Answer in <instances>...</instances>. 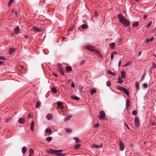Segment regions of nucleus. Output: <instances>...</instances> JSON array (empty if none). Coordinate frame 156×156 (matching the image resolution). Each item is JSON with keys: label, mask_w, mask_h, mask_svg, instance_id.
I'll list each match as a JSON object with an SVG mask.
<instances>
[{"label": "nucleus", "mask_w": 156, "mask_h": 156, "mask_svg": "<svg viewBox=\"0 0 156 156\" xmlns=\"http://www.w3.org/2000/svg\"><path fill=\"white\" fill-rule=\"evenodd\" d=\"M62 151V150H53L52 149H50L48 151V153H51L52 154L55 153H58V152H61Z\"/></svg>", "instance_id": "nucleus-1"}, {"label": "nucleus", "mask_w": 156, "mask_h": 156, "mask_svg": "<svg viewBox=\"0 0 156 156\" xmlns=\"http://www.w3.org/2000/svg\"><path fill=\"white\" fill-rule=\"evenodd\" d=\"M134 121L136 127H138L140 125L139 119L137 117H136L134 119Z\"/></svg>", "instance_id": "nucleus-2"}, {"label": "nucleus", "mask_w": 156, "mask_h": 156, "mask_svg": "<svg viewBox=\"0 0 156 156\" xmlns=\"http://www.w3.org/2000/svg\"><path fill=\"white\" fill-rule=\"evenodd\" d=\"M58 69L61 74L62 75H64V69H63L61 65H59L58 66Z\"/></svg>", "instance_id": "nucleus-3"}, {"label": "nucleus", "mask_w": 156, "mask_h": 156, "mask_svg": "<svg viewBox=\"0 0 156 156\" xmlns=\"http://www.w3.org/2000/svg\"><path fill=\"white\" fill-rule=\"evenodd\" d=\"M86 48L90 51H95L94 47L90 45H87L85 46Z\"/></svg>", "instance_id": "nucleus-4"}, {"label": "nucleus", "mask_w": 156, "mask_h": 156, "mask_svg": "<svg viewBox=\"0 0 156 156\" xmlns=\"http://www.w3.org/2000/svg\"><path fill=\"white\" fill-rule=\"evenodd\" d=\"M102 145H103V144H101L100 145H98L96 144H92V145L91 147L93 148H101L102 147Z\"/></svg>", "instance_id": "nucleus-5"}, {"label": "nucleus", "mask_w": 156, "mask_h": 156, "mask_svg": "<svg viewBox=\"0 0 156 156\" xmlns=\"http://www.w3.org/2000/svg\"><path fill=\"white\" fill-rule=\"evenodd\" d=\"M119 145L120 150L122 151L123 150L124 148V146L122 142V141H120L119 142Z\"/></svg>", "instance_id": "nucleus-6"}, {"label": "nucleus", "mask_w": 156, "mask_h": 156, "mask_svg": "<svg viewBox=\"0 0 156 156\" xmlns=\"http://www.w3.org/2000/svg\"><path fill=\"white\" fill-rule=\"evenodd\" d=\"M41 29L37 27L36 26L32 28V30L34 31L40 32L41 30Z\"/></svg>", "instance_id": "nucleus-7"}, {"label": "nucleus", "mask_w": 156, "mask_h": 156, "mask_svg": "<svg viewBox=\"0 0 156 156\" xmlns=\"http://www.w3.org/2000/svg\"><path fill=\"white\" fill-rule=\"evenodd\" d=\"M20 29L19 27H17L14 29V33L16 34H18Z\"/></svg>", "instance_id": "nucleus-8"}, {"label": "nucleus", "mask_w": 156, "mask_h": 156, "mask_svg": "<svg viewBox=\"0 0 156 156\" xmlns=\"http://www.w3.org/2000/svg\"><path fill=\"white\" fill-rule=\"evenodd\" d=\"M100 117L101 119H104L105 116V113L103 110H101L100 111Z\"/></svg>", "instance_id": "nucleus-9"}, {"label": "nucleus", "mask_w": 156, "mask_h": 156, "mask_svg": "<svg viewBox=\"0 0 156 156\" xmlns=\"http://www.w3.org/2000/svg\"><path fill=\"white\" fill-rule=\"evenodd\" d=\"M72 117V116L71 115H68L64 118V121L65 122H67L68 121L70 120V118H71Z\"/></svg>", "instance_id": "nucleus-10"}, {"label": "nucleus", "mask_w": 156, "mask_h": 156, "mask_svg": "<svg viewBox=\"0 0 156 156\" xmlns=\"http://www.w3.org/2000/svg\"><path fill=\"white\" fill-rule=\"evenodd\" d=\"M153 39L154 38L152 37H150L148 38L146 40V42L149 43L153 41Z\"/></svg>", "instance_id": "nucleus-11"}, {"label": "nucleus", "mask_w": 156, "mask_h": 156, "mask_svg": "<svg viewBox=\"0 0 156 156\" xmlns=\"http://www.w3.org/2000/svg\"><path fill=\"white\" fill-rule=\"evenodd\" d=\"M71 99L76 100V101H78L79 100V98L78 97L74 95H72L71 97Z\"/></svg>", "instance_id": "nucleus-12"}, {"label": "nucleus", "mask_w": 156, "mask_h": 156, "mask_svg": "<svg viewBox=\"0 0 156 156\" xmlns=\"http://www.w3.org/2000/svg\"><path fill=\"white\" fill-rule=\"evenodd\" d=\"M127 95H129V93L128 90L125 88H124L122 90Z\"/></svg>", "instance_id": "nucleus-13"}, {"label": "nucleus", "mask_w": 156, "mask_h": 156, "mask_svg": "<svg viewBox=\"0 0 156 156\" xmlns=\"http://www.w3.org/2000/svg\"><path fill=\"white\" fill-rule=\"evenodd\" d=\"M24 119L22 118H20L18 120L19 123L20 124H23L24 122Z\"/></svg>", "instance_id": "nucleus-14"}, {"label": "nucleus", "mask_w": 156, "mask_h": 156, "mask_svg": "<svg viewBox=\"0 0 156 156\" xmlns=\"http://www.w3.org/2000/svg\"><path fill=\"white\" fill-rule=\"evenodd\" d=\"M52 115L51 114H48L46 116V118L47 119L50 120L52 117Z\"/></svg>", "instance_id": "nucleus-15"}, {"label": "nucleus", "mask_w": 156, "mask_h": 156, "mask_svg": "<svg viewBox=\"0 0 156 156\" xmlns=\"http://www.w3.org/2000/svg\"><path fill=\"white\" fill-rule=\"evenodd\" d=\"M130 101L129 100L127 99L126 101V108H129V107Z\"/></svg>", "instance_id": "nucleus-16"}, {"label": "nucleus", "mask_w": 156, "mask_h": 156, "mask_svg": "<svg viewBox=\"0 0 156 156\" xmlns=\"http://www.w3.org/2000/svg\"><path fill=\"white\" fill-rule=\"evenodd\" d=\"M66 70L67 72H71L72 70V68L71 66H66Z\"/></svg>", "instance_id": "nucleus-17"}, {"label": "nucleus", "mask_w": 156, "mask_h": 156, "mask_svg": "<svg viewBox=\"0 0 156 156\" xmlns=\"http://www.w3.org/2000/svg\"><path fill=\"white\" fill-rule=\"evenodd\" d=\"M45 131H46V133H49L51 134L52 132V130L50 129H46Z\"/></svg>", "instance_id": "nucleus-18"}, {"label": "nucleus", "mask_w": 156, "mask_h": 156, "mask_svg": "<svg viewBox=\"0 0 156 156\" xmlns=\"http://www.w3.org/2000/svg\"><path fill=\"white\" fill-rule=\"evenodd\" d=\"M108 73L109 75H112L113 76H114V75H115V76H116V74L115 73H114L112 72L110 70H108Z\"/></svg>", "instance_id": "nucleus-19"}, {"label": "nucleus", "mask_w": 156, "mask_h": 156, "mask_svg": "<svg viewBox=\"0 0 156 156\" xmlns=\"http://www.w3.org/2000/svg\"><path fill=\"white\" fill-rule=\"evenodd\" d=\"M26 151H27L26 147L25 146L23 147L22 149V153L23 154H24L25 153Z\"/></svg>", "instance_id": "nucleus-20"}, {"label": "nucleus", "mask_w": 156, "mask_h": 156, "mask_svg": "<svg viewBox=\"0 0 156 156\" xmlns=\"http://www.w3.org/2000/svg\"><path fill=\"white\" fill-rule=\"evenodd\" d=\"M65 129L66 130L65 132L67 133L70 134L71 132V130L70 129L68 128H65Z\"/></svg>", "instance_id": "nucleus-21"}, {"label": "nucleus", "mask_w": 156, "mask_h": 156, "mask_svg": "<svg viewBox=\"0 0 156 156\" xmlns=\"http://www.w3.org/2000/svg\"><path fill=\"white\" fill-rule=\"evenodd\" d=\"M58 106L60 108H63V107L62 105V104L61 102H58Z\"/></svg>", "instance_id": "nucleus-22"}, {"label": "nucleus", "mask_w": 156, "mask_h": 156, "mask_svg": "<svg viewBox=\"0 0 156 156\" xmlns=\"http://www.w3.org/2000/svg\"><path fill=\"white\" fill-rule=\"evenodd\" d=\"M51 91L52 92L55 93L57 92V89L55 87H53L51 89Z\"/></svg>", "instance_id": "nucleus-23"}, {"label": "nucleus", "mask_w": 156, "mask_h": 156, "mask_svg": "<svg viewBox=\"0 0 156 156\" xmlns=\"http://www.w3.org/2000/svg\"><path fill=\"white\" fill-rule=\"evenodd\" d=\"M121 76L123 79L125 77V73L124 71H122L121 72Z\"/></svg>", "instance_id": "nucleus-24"}, {"label": "nucleus", "mask_w": 156, "mask_h": 156, "mask_svg": "<svg viewBox=\"0 0 156 156\" xmlns=\"http://www.w3.org/2000/svg\"><path fill=\"white\" fill-rule=\"evenodd\" d=\"M118 17L119 19V21L124 18L122 17V14H121L118 15Z\"/></svg>", "instance_id": "nucleus-25"}, {"label": "nucleus", "mask_w": 156, "mask_h": 156, "mask_svg": "<svg viewBox=\"0 0 156 156\" xmlns=\"http://www.w3.org/2000/svg\"><path fill=\"white\" fill-rule=\"evenodd\" d=\"M126 20L127 19H126L124 18L121 20H120V22H121L123 24V25H124L125 24V23L126 22Z\"/></svg>", "instance_id": "nucleus-26"}, {"label": "nucleus", "mask_w": 156, "mask_h": 156, "mask_svg": "<svg viewBox=\"0 0 156 156\" xmlns=\"http://www.w3.org/2000/svg\"><path fill=\"white\" fill-rule=\"evenodd\" d=\"M113 54H115V55H116L117 54V53L116 52L114 51V52H113L111 54V59L112 60V59H113V57H114Z\"/></svg>", "instance_id": "nucleus-27"}, {"label": "nucleus", "mask_w": 156, "mask_h": 156, "mask_svg": "<svg viewBox=\"0 0 156 156\" xmlns=\"http://www.w3.org/2000/svg\"><path fill=\"white\" fill-rule=\"evenodd\" d=\"M31 127L32 131H33L34 129V123L33 121L32 122Z\"/></svg>", "instance_id": "nucleus-28"}, {"label": "nucleus", "mask_w": 156, "mask_h": 156, "mask_svg": "<svg viewBox=\"0 0 156 156\" xmlns=\"http://www.w3.org/2000/svg\"><path fill=\"white\" fill-rule=\"evenodd\" d=\"M126 25V26L128 27L130 24V22L129 21L127 20H126V22L125 23V24Z\"/></svg>", "instance_id": "nucleus-29"}, {"label": "nucleus", "mask_w": 156, "mask_h": 156, "mask_svg": "<svg viewBox=\"0 0 156 156\" xmlns=\"http://www.w3.org/2000/svg\"><path fill=\"white\" fill-rule=\"evenodd\" d=\"M118 82H116V83H122L123 82V81L122 80V79H121V78H119L118 79Z\"/></svg>", "instance_id": "nucleus-30"}, {"label": "nucleus", "mask_w": 156, "mask_h": 156, "mask_svg": "<svg viewBox=\"0 0 156 156\" xmlns=\"http://www.w3.org/2000/svg\"><path fill=\"white\" fill-rule=\"evenodd\" d=\"M15 50V48H12L10 50V53H11L12 52H14Z\"/></svg>", "instance_id": "nucleus-31"}, {"label": "nucleus", "mask_w": 156, "mask_h": 156, "mask_svg": "<svg viewBox=\"0 0 156 156\" xmlns=\"http://www.w3.org/2000/svg\"><path fill=\"white\" fill-rule=\"evenodd\" d=\"M87 25L86 24H83L82 25V28L83 29H86L87 27Z\"/></svg>", "instance_id": "nucleus-32"}, {"label": "nucleus", "mask_w": 156, "mask_h": 156, "mask_svg": "<svg viewBox=\"0 0 156 156\" xmlns=\"http://www.w3.org/2000/svg\"><path fill=\"white\" fill-rule=\"evenodd\" d=\"M124 88L120 86H118L117 87V89L121 91H122Z\"/></svg>", "instance_id": "nucleus-33"}, {"label": "nucleus", "mask_w": 156, "mask_h": 156, "mask_svg": "<svg viewBox=\"0 0 156 156\" xmlns=\"http://www.w3.org/2000/svg\"><path fill=\"white\" fill-rule=\"evenodd\" d=\"M110 46L111 48H113L114 47L115 45V43L113 42L111 44H110Z\"/></svg>", "instance_id": "nucleus-34"}, {"label": "nucleus", "mask_w": 156, "mask_h": 156, "mask_svg": "<svg viewBox=\"0 0 156 156\" xmlns=\"http://www.w3.org/2000/svg\"><path fill=\"white\" fill-rule=\"evenodd\" d=\"M40 105V102L39 101H38L37 102L36 104V107H39Z\"/></svg>", "instance_id": "nucleus-35"}, {"label": "nucleus", "mask_w": 156, "mask_h": 156, "mask_svg": "<svg viewBox=\"0 0 156 156\" xmlns=\"http://www.w3.org/2000/svg\"><path fill=\"white\" fill-rule=\"evenodd\" d=\"M14 2V0H10L8 3V5H10L11 4L13 3Z\"/></svg>", "instance_id": "nucleus-36"}, {"label": "nucleus", "mask_w": 156, "mask_h": 156, "mask_svg": "<svg viewBox=\"0 0 156 156\" xmlns=\"http://www.w3.org/2000/svg\"><path fill=\"white\" fill-rule=\"evenodd\" d=\"M152 23V21H151L149 22V23L146 26V27L148 28L151 25Z\"/></svg>", "instance_id": "nucleus-37"}, {"label": "nucleus", "mask_w": 156, "mask_h": 156, "mask_svg": "<svg viewBox=\"0 0 156 156\" xmlns=\"http://www.w3.org/2000/svg\"><path fill=\"white\" fill-rule=\"evenodd\" d=\"M96 92V90L94 89H93L91 90L90 94H93L94 93H95Z\"/></svg>", "instance_id": "nucleus-38"}, {"label": "nucleus", "mask_w": 156, "mask_h": 156, "mask_svg": "<svg viewBox=\"0 0 156 156\" xmlns=\"http://www.w3.org/2000/svg\"><path fill=\"white\" fill-rule=\"evenodd\" d=\"M135 87L136 89H137L139 88V84L138 82H136Z\"/></svg>", "instance_id": "nucleus-39"}, {"label": "nucleus", "mask_w": 156, "mask_h": 156, "mask_svg": "<svg viewBox=\"0 0 156 156\" xmlns=\"http://www.w3.org/2000/svg\"><path fill=\"white\" fill-rule=\"evenodd\" d=\"M80 147V145L79 144H78L75 146V148L76 149H78Z\"/></svg>", "instance_id": "nucleus-40"}, {"label": "nucleus", "mask_w": 156, "mask_h": 156, "mask_svg": "<svg viewBox=\"0 0 156 156\" xmlns=\"http://www.w3.org/2000/svg\"><path fill=\"white\" fill-rule=\"evenodd\" d=\"M52 139V137H48L47 139V140L48 141L50 142Z\"/></svg>", "instance_id": "nucleus-41"}, {"label": "nucleus", "mask_w": 156, "mask_h": 156, "mask_svg": "<svg viewBox=\"0 0 156 156\" xmlns=\"http://www.w3.org/2000/svg\"><path fill=\"white\" fill-rule=\"evenodd\" d=\"M132 114L133 115H136L137 112L135 110L133 111L132 112Z\"/></svg>", "instance_id": "nucleus-42"}, {"label": "nucleus", "mask_w": 156, "mask_h": 156, "mask_svg": "<svg viewBox=\"0 0 156 156\" xmlns=\"http://www.w3.org/2000/svg\"><path fill=\"white\" fill-rule=\"evenodd\" d=\"M85 63V60H82L80 62V65H82L84 64Z\"/></svg>", "instance_id": "nucleus-43"}, {"label": "nucleus", "mask_w": 156, "mask_h": 156, "mask_svg": "<svg viewBox=\"0 0 156 156\" xmlns=\"http://www.w3.org/2000/svg\"><path fill=\"white\" fill-rule=\"evenodd\" d=\"M106 85L108 87H109L110 86L111 83L108 80L106 82Z\"/></svg>", "instance_id": "nucleus-44"}, {"label": "nucleus", "mask_w": 156, "mask_h": 156, "mask_svg": "<svg viewBox=\"0 0 156 156\" xmlns=\"http://www.w3.org/2000/svg\"><path fill=\"white\" fill-rule=\"evenodd\" d=\"M74 139H75V140H76V143H78L80 142V140L78 138H75Z\"/></svg>", "instance_id": "nucleus-45"}, {"label": "nucleus", "mask_w": 156, "mask_h": 156, "mask_svg": "<svg viewBox=\"0 0 156 156\" xmlns=\"http://www.w3.org/2000/svg\"><path fill=\"white\" fill-rule=\"evenodd\" d=\"M6 59L5 57L3 56H0V60H4Z\"/></svg>", "instance_id": "nucleus-46"}, {"label": "nucleus", "mask_w": 156, "mask_h": 156, "mask_svg": "<svg viewBox=\"0 0 156 156\" xmlns=\"http://www.w3.org/2000/svg\"><path fill=\"white\" fill-rule=\"evenodd\" d=\"M28 117L29 118L32 117L33 116V114L32 113H31L30 114H28Z\"/></svg>", "instance_id": "nucleus-47"}, {"label": "nucleus", "mask_w": 156, "mask_h": 156, "mask_svg": "<svg viewBox=\"0 0 156 156\" xmlns=\"http://www.w3.org/2000/svg\"><path fill=\"white\" fill-rule=\"evenodd\" d=\"M138 26V22H136L135 23L133 24L134 26Z\"/></svg>", "instance_id": "nucleus-48"}, {"label": "nucleus", "mask_w": 156, "mask_h": 156, "mask_svg": "<svg viewBox=\"0 0 156 156\" xmlns=\"http://www.w3.org/2000/svg\"><path fill=\"white\" fill-rule=\"evenodd\" d=\"M56 155L58 156H64V154L62 153H57Z\"/></svg>", "instance_id": "nucleus-49"}, {"label": "nucleus", "mask_w": 156, "mask_h": 156, "mask_svg": "<svg viewBox=\"0 0 156 156\" xmlns=\"http://www.w3.org/2000/svg\"><path fill=\"white\" fill-rule=\"evenodd\" d=\"M29 152L30 153V154H32L33 153L34 151L32 149H30L29 150Z\"/></svg>", "instance_id": "nucleus-50"}, {"label": "nucleus", "mask_w": 156, "mask_h": 156, "mask_svg": "<svg viewBox=\"0 0 156 156\" xmlns=\"http://www.w3.org/2000/svg\"><path fill=\"white\" fill-rule=\"evenodd\" d=\"M151 123L152 125L156 126V122L154 121L151 122Z\"/></svg>", "instance_id": "nucleus-51"}, {"label": "nucleus", "mask_w": 156, "mask_h": 156, "mask_svg": "<svg viewBox=\"0 0 156 156\" xmlns=\"http://www.w3.org/2000/svg\"><path fill=\"white\" fill-rule=\"evenodd\" d=\"M152 65H153L152 67L156 68V65H155V64L154 62H153L152 63Z\"/></svg>", "instance_id": "nucleus-52"}, {"label": "nucleus", "mask_w": 156, "mask_h": 156, "mask_svg": "<svg viewBox=\"0 0 156 156\" xmlns=\"http://www.w3.org/2000/svg\"><path fill=\"white\" fill-rule=\"evenodd\" d=\"M99 124L98 123L95 124H94V126L96 128H98L99 126Z\"/></svg>", "instance_id": "nucleus-53"}, {"label": "nucleus", "mask_w": 156, "mask_h": 156, "mask_svg": "<svg viewBox=\"0 0 156 156\" xmlns=\"http://www.w3.org/2000/svg\"><path fill=\"white\" fill-rule=\"evenodd\" d=\"M144 87L145 88H147V85L146 84H143Z\"/></svg>", "instance_id": "nucleus-54"}, {"label": "nucleus", "mask_w": 156, "mask_h": 156, "mask_svg": "<svg viewBox=\"0 0 156 156\" xmlns=\"http://www.w3.org/2000/svg\"><path fill=\"white\" fill-rule=\"evenodd\" d=\"M130 66V64L129 63H126V64L125 65V66Z\"/></svg>", "instance_id": "nucleus-55"}, {"label": "nucleus", "mask_w": 156, "mask_h": 156, "mask_svg": "<svg viewBox=\"0 0 156 156\" xmlns=\"http://www.w3.org/2000/svg\"><path fill=\"white\" fill-rule=\"evenodd\" d=\"M71 86L72 87L74 88L75 87V85L74 83H71Z\"/></svg>", "instance_id": "nucleus-56"}, {"label": "nucleus", "mask_w": 156, "mask_h": 156, "mask_svg": "<svg viewBox=\"0 0 156 156\" xmlns=\"http://www.w3.org/2000/svg\"><path fill=\"white\" fill-rule=\"evenodd\" d=\"M52 75L55 77H57L58 76L55 73H53Z\"/></svg>", "instance_id": "nucleus-57"}, {"label": "nucleus", "mask_w": 156, "mask_h": 156, "mask_svg": "<svg viewBox=\"0 0 156 156\" xmlns=\"http://www.w3.org/2000/svg\"><path fill=\"white\" fill-rule=\"evenodd\" d=\"M121 62V60H119V62L118 66L119 67V66H120Z\"/></svg>", "instance_id": "nucleus-58"}, {"label": "nucleus", "mask_w": 156, "mask_h": 156, "mask_svg": "<svg viewBox=\"0 0 156 156\" xmlns=\"http://www.w3.org/2000/svg\"><path fill=\"white\" fill-rule=\"evenodd\" d=\"M95 12V15L96 17H97L98 15V14L97 12Z\"/></svg>", "instance_id": "nucleus-59"}, {"label": "nucleus", "mask_w": 156, "mask_h": 156, "mask_svg": "<svg viewBox=\"0 0 156 156\" xmlns=\"http://www.w3.org/2000/svg\"><path fill=\"white\" fill-rule=\"evenodd\" d=\"M141 51H140L139 52H138V55H141Z\"/></svg>", "instance_id": "nucleus-60"}, {"label": "nucleus", "mask_w": 156, "mask_h": 156, "mask_svg": "<svg viewBox=\"0 0 156 156\" xmlns=\"http://www.w3.org/2000/svg\"><path fill=\"white\" fill-rule=\"evenodd\" d=\"M24 37L26 39H27L29 37L27 35H25V36Z\"/></svg>", "instance_id": "nucleus-61"}, {"label": "nucleus", "mask_w": 156, "mask_h": 156, "mask_svg": "<svg viewBox=\"0 0 156 156\" xmlns=\"http://www.w3.org/2000/svg\"><path fill=\"white\" fill-rule=\"evenodd\" d=\"M125 124L127 129H129V127L128 125L126 123H125Z\"/></svg>", "instance_id": "nucleus-62"}, {"label": "nucleus", "mask_w": 156, "mask_h": 156, "mask_svg": "<svg viewBox=\"0 0 156 156\" xmlns=\"http://www.w3.org/2000/svg\"><path fill=\"white\" fill-rule=\"evenodd\" d=\"M147 17V15H145L144 16V19L146 18Z\"/></svg>", "instance_id": "nucleus-63"}, {"label": "nucleus", "mask_w": 156, "mask_h": 156, "mask_svg": "<svg viewBox=\"0 0 156 156\" xmlns=\"http://www.w3.org/2000/svg\"><path fill=\"white\" fill-rule=\"evenodd\" d=\"M15 15H16V16L17 15V11H16L15 12Z\"/></svg>", "instance_id": "nucleus-64"}]
</instances>
